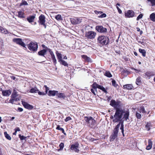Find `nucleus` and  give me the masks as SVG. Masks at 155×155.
<instances>
[{
	"mask_svg": "<svg viewBox=\"0 0 155 155\" xmlns=\"http://www.w3.org/2000/svg\"><path fill=\"white\" fill-rule=\"evenodd\" d=\"M71 119V118L70 117H67L66 118V119H65V121L66 122H67L68 121H69Z\"/></svg>",
	"mask_w": 155,
	"mask_h": 155,
	"instance_id": "obj_54",
	"label": "nucleus"
},
{
	"mask_svg": "<svg viewBox=\"0 0 155 155\" xmlns=\"http://www.w3.org/2000/svg\"><path fill=\"white\" fill-rule=\"evenodd\" d=\"M140 113H145L146 112L145 110L144 107L142 106L140 109Z\"/></svg>",
	"mask_w": 155,
	"mask_h": 155,
	"instance_id": "obj_41",
	"label": "nucleus"
},
{
	"mask_svg": "<svg viewBox=\"0 0 155 155\" xmlns=\"http://www.w3.org/2000/svg\"><path fill=\"white\" fill-rule=\"evenodd\" d=\"M8 31L5 29L4 28V30L2 33H5V34H7L8 33Z\"/></svg>",
	"mask_w": 155,
	"mask_h": 155,
	"instance_id": "obj_58",
	"label": "nucleus"
},
{
	"mask_svg": "<svg viewBox=\"0 0 155 155\" xmlns=\"http://www.w3.org/2000/svg\"><path fill=\"white\" fill-rule=\"evenodd\" d=\"M64 144L63 143H61L59 144V146L60 147V149H58V151L60 150H62L64 147Z\"/></svg>",
	"mask_w": 155,
	"mask_h": 155,
	"instance_id": "obj_40",
	"label": "nucleus"
},
{
	"mask_svg": "<svg viewBox=\"0 0 155 155\" xmlns=\"http://www.w3.org/2000/svg\"><path fill=\"white\" fill-rule=\"evenodd\" d=\"M112 84L114 87H117L118 85L116 83V82L115 80H113L112 81Z\"/></svg>",
	"mask_w": 155,
	"mask_h": 155,
	"instance_id": "obj_44",
	"label": "nucleus"
},
{
	"mask_svg": "<svg viewBox=\"0 0 155 155\" xmlns=\"http://www.w3.org/2000/svg\"><path fill=\"white\" fill-rule=\"evenodd\" d=\"M15 130L16 132H17V131H20V128L18 127H17L16 128H15Z\"/></svg>",
	"mask_w": 155,
	"mask_h": 155,
	"instance_id": "obj_62",
	"label": "nucleus"
},
{
	"mask_svg": "<svg viewBox=\"0 0 155 155\" xmlns=\"http://www.w3.org/2000/svg\"><path fill=\"white\" fill-rule=\"evenodd\" d=\"M143 15L142 14H140L137 18V20H139L141 18L143 17Z\"/></svg>",
	"mask_w": 155,
	"mask_h": 155,
	"instance_id": "obj_48",
	"label": "nucleus"
},
{
	"mask_svg": "<svg viewBox=\"0 0 155 155\" xmlns=\"http://www.w3.org/2000/svg\"><path fill=\"white\" fill-rule=\"evenodd\" d=\"M106 15L105 13H103L100 16H99V18H105L106 17Z\"/></svg>",
	"mask_w": 155,
	"mask_h": 155,
	"instance_id": "obj_51",
	"label": "nucleus"
},
{
	"mask_svg": "<svg viewBox=\"0 0 155 155\" xmlns=\"http://www.w3.org/2000/svg\"><path fill=\"white\" fill-rule=\"evenodd\" d=\"M95 13L97 14H101L102 13V12L101 11H96V12H95Z\"/></svg>",
	"mask_w": 155,
	"mask_h": 155,
	"instance_id": "obj_63",
	"label": "nucleus"
},
{
	"mask_svg": "<svg viewBox=\"0 0 155 155\" xmlns=\"http://www.w3.org/2000/svg\"><path fill=\"white\" fill-rule=\"evenodd\" d=\"M97 42L102 45H107L109 43L108 37L105 36H100L97 39Z\"/></svg>",
	"mask_w": 155,
	"mask_h": 155,
	"instance_id": "obj_2",
	"label": "nucleus"
},
{
	"mask_svg": "<svg viewBox=\"0 0 155 155\" xmlns=\"http://www.w3.org/2000/svg\"><path fill=\"white\" fill-rule=\"evenodd\" d=\"M100 85L96 84V83H94L92 84V86L93 88L95 89L96 91L97 88H99V86H100Z\"/></svg>",
	"mask_w": 155,
	"mask_h": 155,
	"instance_id": "obj_29",
	"label": "nucleus"
},
{
	"mask_svg": "<svg viewBox=\"0 0 155 155\" xmlns=\"http://www.w3.org/2000/svg\"><path fill=\"white\" fill-rule=\"evenodd\" d=\"M96 33L93 31H90L87 32L86 34V36L89 38H94L96 35Z\"/></svg>",
	"mask_w": 155,
	"mask_h": 155,
	"instance_id": "obj_9",
	"label": "nucleus"
},
{
	"mask_svg": "<svg viewBox=\"0 0 155 155\" xmlns=\"http://www.w3.org/2000/svg\"><path fill=\"white\" fill-rule=\"evenodd\" d=\"M52 58V59L54 63V65H55V64L57 63V61L55 57Z\"/></svg>",
	"mask_w": 155,
	"mask_h": 155,
	"instance_id": "obj_53",
	"label": "nucleus"
},
{
	"mask_svg": "<svg viewBox=\"0 0 155 155\" xmlns=\"http://www.w3.org/2000/svg\"><path fill=\"white\" fill-rule=\"evenodd\" d=\"M147 1L151 2L152 6L155 5V0H147Z\"/></svg>",
	"mask_w": 155,
	"mask_h": 155,
	"instance_id": "obj_45",
	"label": "nucleus"
},
{
	"mask_svg": "<svg viewBox=\"0 0 155 155\" xmlns=\"http://www.w3.org/2000/svg\"><path fill=\"white\" fill-rule=\"evenodd\" d=\"M96 29L98 32L101 33H105L107 32V28L101 26H97Z\"/></svg>",
	"mask_w": 155,
	"mask_h": 155,
	"instance_id": "obj_10",
	"label": "nucleus"
},
{
	"mask_svg": "<svg viewBox=\"0 0 155 155\" xmlns=\"http://www.w3.org/2000/svg\"><path fill=\"white\" fill-rule=\"evenodd\" d=\"M81 20L82 19L81 18L78 17H74L70 19L71 23L74 25L79 24L81 22Z\"/></svg>",
	"mask_w": 155,
	"mask_h": 155,
	"instance_id": "obj_6",
	"label": "nucleus"
},
{
	"mask_svg": "<svg viewBox=\"0 0 155 155\" xmlns=\"http://www.w3.org/2000/svg\"><path fill=\"white\" fill-rule=\"evenodd\" d=\"M148 145L146 149L147 150H150L152 147V142L150 139L148 140Z\"/></svg>",
	"mask_w": 155,
	"mask_h": 155,
	"instance_id": "obj_23",
	"label": "nucleus"
},
{
	"mask_svg": "<svg viewBox=\"0 0 155 155\" xmlns=\"http://www.w3.org/2000/svg\"><path fill=\"white\" fill-rule=\"evenodd\" d=\"M56 54L57 56L58 62L62 60V54L61 53H58V51H56Z\"/></svg>",
	"mask_w": 155,
	"mask_h": 155,
	"instance_id": "obj_25",
	"label": "nucleus"
},
{
	"mask_svg": "<svg viewBox=\"0 0 155 155\" xmlns=\"http://www.w3.org/2000/svg\"><path fill=\"white\" fill-rule=\"evenodd\" d=\"M152 127L151 123L150 122H147L145 126V127L148 131L150 130V127Z\"/></svg>",
	"mask_w": 155,
	"mask_h": 155,
	"instance_id": "obj_24",
	"label": "nucleus"
},
{
	"mask_svg": "<svg viewBox=\"0 0 155 155\" xmlns=\"http://www.w3.org/2000/svg\"><path fill=\"white\" fill-rule=\"evenodd\" d=\"M18 17L19 18H23L25 17L24 13L21 11H19L18 12Z\"/></svg>",
	"mask_w": 155,
	"mask_h": 155,
	"instance_id": "obj_26",
	"label": "nucleus"
},
{
	"mask_svg": "<svg viewBox=\"0 0 155 155\" xmlns=\"http://www.w3.org/2000/svg\"><path fill=\"white\" fill-rule=\"evenodd\" d=\"M150 18L151 21H155V13H153L150 15Z\"/></svg>",
	"mask_w": 155,
	"mask_h": 155,
	"instance_id": "obj_28",
	"label": "nucleus"
},
{
	"mask_svg": "<svg viewBox=\"0 0 155 155\" xmlns=\"http://www.w3.org/2000/svg\"><path fill=\"white\" fill-rule=\"evenodd\" d=\"M139 51V52L142 54L143 56L145 57L146 56V52L145 50L140 48Z\"/></svg>",
	"mask_w": 155,
	"mask_h": 155,
	"instance_id": "obj_30",
	"label": "nucleus"
},
{
	"mask_svg": "<svg viewBox=\"0 0 155 155\" xmlns=\"http://www.w3.org/2000/svg\"><path fill=\"white\" fill-rule=\"evenodd\" d=\"M22 104L24 107L27 109L31 110L33 108V107L32 105L29 104L25 102L22 101Z\"/></svg>",
	"mask_w": 155,
	"mask_h": 155,
	"instance_id": "obj_12",
	"label": "nucleus"
},
{
	"mask_svg": "<svg viewBox=\"0 0 155 155\" xmlns=\"http://www.w3.org/2000/svg\"><path fill=\"white\" fill-rule=\"evenodd\" d=\"M45 15L41 14L39 17V20L38 22L39 23L40 25H44L45 23Z\"/></svg>",
	"mask_w": 155,
	"mask_h": 155,
	"instance_id": "obj_11",
	"label": "nucleus"
},
{
	"mask_svg": "<svg viewBox=\"0 0 155 155\" xmlns=\"http://www.w3.org/2000/svg\"><path fill=\"white\" fill-rule=\"evenodd\" d=\"M28 48L31 51H36L38 47L37 43L35 42H31L28 45Z\"/></svg>",
	"mask_w": 155,
	"mask_h": 155,
	"instance_id": "obj_3",
	"label": "nucleus"
},
{
	"mask_svg": "<svg viewBox=\"0 0 155 155\" xmlns=\"http://www.w3.org/2000/svg\"><path fill=\"white\" fill-rule=\"evenodd\" d=\"M56 96L58 98H62L64 99L66 97V96L63 93H57Z\"/></svg>",
	"mask_w": 155,
	"mask_h": 155,
	"instance_id": "obj_22",
	"label": "nucleus"
},
{
	"mask_svg": "<svg viewBox=\"0 0 155 155\" xmlns=\"http://www.w3.org/2000/svg\"><path fill=\"white\" fill-rule=\"evenodd\" d=\"M124 89H127L128 90H130L132 89L133 87L131 84H127L124 85Z\"/></svg>",
	"mask_w": 155,
	"mask_h": 155,
	"instance_id": "obj_20",
	"label": "nucleus"
},
{
	"mask_svg": "<svg viewBox=\"0 0 155 155\" xmlns=\"http://www.w3.org/2000/svg\"><path fill=\"white\" fill-rule=\"evenodd\" d=\"M95 89H91V91L94 94V95H96V93L95 92Z\"/></svg>",
	"mask_w": 155,
	"mask_h": 155,
	"instance_id": "obj_57",
	"label": "nucleus"
},
{
	"mask_svg": "<svg viewBox=\"0 0 155 155\" xmlns=\"http://www.w3.org/2000/svg\"><path fill=\"white\" fill-rule=\"evenodd\" d=\"M136 116L137 119H140L141 117V114L140 113L137 112L136 113Z\"/></svg>",
	"mask_w": 155,
	"mask_h": 155,
	"instance_id": "obj_43",
	"label": "nucleus"
},
{
	"mask_svg": "<svg viewBox=\"0 0 155 155\" xmlns=\"http://www.w3.org/2000/svg\"><path fill=\"white\" fill-rule=\"evenodd\" d=\"M19 137L21 140H25L27 138V137H25L23 136H21V134L18 135Z\"/></svg>",
	"mask_w": 155,
	"mask_h": 155,
	"instance_id": "obj_39",
	"label": "nucleus"
},
{
	"mask_svg": "<svg viewBox=\"0 0 155 155\" xmlns=\"http://www.w3.org/2000/svg\"><path fill=\"white\" fill-rule=\"evenodd\" d=\"M18 96L17 94L16 93H13L11 95V98L15 99Z\"/></svg>",
	"mask_w": 155,
	"mask_h": 155,
	"instance_id": "obj_42",
	"label": "nucleus"
},
{
	"mask_svg": "<svg viewBox=\"0 0 155 155\" xmlns=\"http://www.w3.org/2000/svg\"><path fill=\"white\" fill-rule=\"evenodd\" d=\"M120 102L119 101H116L115 100H111L110 103V105L115 108V110L116 109L119 108L118 107L120 106Z\"/></svg>",
	"mask_w": 155,
	"mask_h": 155,
	"instance_id": "obj_5",
	"label": "nucleus"
},
{
	"mask_svg": "<svg viewBox=\"0 0 155 155\" xmlns=\"http://www.w3.org/2000/svg\"><path fill=\"white\" fill-rule=\"evenodd\" d=\"M110 118L111 119L113 120V122L114 123H116V120H115V117H114V116L111 115L110 117Z\"/></svg>",
	"mask_w": 155,
	"mask_h": 155,
	"instance_id": "obj_46",
	"label": "nucleus"
},
{
	"mask_svg": "<svg viewBox=\"0 0 155 155\" xmlns=\"http://www.w3.org/2000/svg\"><path fill=\"white\" fill-rule=\"evenodd\" d=\"M132 70H134L136 72H137L138 71H140V70L139 69H136L134 68H132Z\"/></svg>",
	"mask_w": 155,
	"mask_h": 155,
	"instance_id": "obj_60",
	"label": "nucleus"
},
{
	"mask_svg": "<svg viewBox=\"0 0 155 155\" xmlns=\"http://www.w3.org/2000/svg\"><path fill=\"white\" fill-rule=\"evenodd\" d=\"M46 52L47 50L44 49L39 51L38 52V54L41 56L45 57V55L46 54Z\"/></svg>",
	"mask_w": 155,
	"mask_h": 155,
	"instance_id": "obj_19",
	"label": "nucleus"
},
{
	"mask_svg": "<svg viewBox=\"0 0 155 155\" xmlns=\"http://www.w3.org/2000/svg\"><path fill=\"white\" fill-rule=\"evenodd\" d=\"M79 144L78 143H76L75 144H73L71 145V150L74 151L75 152L78 153L79 151L78 149Z\"/></svg>",
	"mask_w": 155,
	"mask_h": 155,
	"instance_id": "obj_8",
	"label": "nucleus"
},
{
	"mask_svg": "<svg viewBox=\"0 0 155 155\" xmlns=\"http://www.w3.org/2000/svg\"><path fill=\"white\" fill-rule=\"evenodd\" d=\"M44 88H45V92H41L38 91V93L39 95H45L47 93V92L49 90V88L48 87H47L46 85H45L44 86Z\"/></svg>",
	"mask_w": 155,
	"mask_h": 155,
	"instance_id": "obj_14",
	"label": "nucleus"
},
{
	"mask_svg": "<svg viewBox=\"0 0 155 155\" xmlns=\"http://www.w3.org/2000/svg\"><path fill=\"white\" fill-rule=\"evenodd\" d=\"M2 93L3 96H8L11 93V91L10 90H4L2 91Z\"/></svg>",
	"mask_w": 155,
	"mask_h": 155,
	"instance_id": "obj_18",
	"label": "nucleus"
},
{
	"mask_svg": "<svg viewBox=\"0 0 155 155\" xmlns=\"http://www.w3.org/2000/svg\"><path fill=\"white\" fill-rule=\"evenodd\" d=\"M14 99L13 98H12L10 99L9 101V102L11 103L12 104H13L14 102Z\"/></svg>",
	"mask_w": 155,
	"mask_h": 155,
	"instance_id": "obj_56",
	"label": "nucleus"
},
{
	"mask_svg": "<svg viewBox=\"0 0 155 155\" xmlns=\"http://www.w3.org/2000/svg\"><path fill=\"white\" fill-rule=\"evenodd\" d=\"M104 75L106 76L109 78H111L112 77V74L109 71H106V72L104 73Z\"/></svg>",
	"mask_w": 155,
	"mask_h": 155,
	"instance_id": "obj_37",
	"label": "nucleus"
},
{
	"mask_svg": "<svg viewBox=\"0 0 155 155\" xmlns=\"http://www.w3.org/2000/svg\"><path fill=\"white\" fill-rule=\"evenodd\" d=\"M18 110L19 112H22L23 110V109L21 107H18Z\"/></svg>",
	"mask_w": 155,
	"mask_h": 155,
	"instance_id": "obj_61",
	"label": "nucleus"
},
{
	"mask_svg": "<svg viewBox=\"0 0 155 155\" xmlns=\"http://www.w3.org/2000/svg\"><path fill=\"white\" fill-rule=\"evenodd\" d=\"M56 129L61 131L62 133H63L64 135H66V133L65 132L64 129L60 127V125H58L57 126Z\"/></svg>",
	"mask_w": 155,
	"mask_h": 155,
	"instance_id": "obj_33",
	"label": "nucleus"
},
{
	"mask_svg": "<svg viewBox=\"0 0 155 155\" xmlns=\"http://www.w3.org/2000/svg\"><path fill=\"white\" fill-rule=\"evenodd\" d=\"M28 5V4L27 2H26V1H24L22 2V3H21V5Z\"/></svg>",
	"mask_w": 155,
	"mask_h": 155,
	"instance_id": "obj_50",
	"label": "nucleus"
},
{
	"mask_svg": "<svg viewBox=\"0 0 155 155\" xmlns=\"http://www.w3.org/2000/svg\"><path fill=\"white\" fill-rule=\"evenodd\" d=\"M116 8L118 10V12L120 13V14H121V13H122V11L118 7V6H116Z\"/></svg>",
	"mask_w": 155,
	"mask_h": 155,
	"instance_id": "obj_55",
	"label": "nucleus"
},
{
	"mask_svg": "<svg viewBox=\"0 0 155 155\" xmlns=\"http://www.w3.org/2000/svg\"><path fill=\"white\" fill-rule=\"evenodd\" d=\"M145 76L146 77H149L151 75V73L149 72H147L145 73Z\"/></svg>",
	"mask_w": 155,
	"mask_h": 155,
	"instance_id": "obj_47",
	"label": "nucleus"
},
{
	"mask_svg": "<svg viewBox=\"0 0 155 155\" xmlns=\"http://www.w3.org/2000/svg\"><path fill=\"white\" fill-rule=\"evenodd\" d=\"M82 58L84 59L85 61H90L91 60V59L89 57L85 55H82L81 56Z\"/></svg>",
	"mask_w": 155,
	"mask_h": 155,
	"instance_id": "obj_31",
	"label": "nucleus"
},
{
	"mask_svg": "<svg viewBox=\"0 0 155 155\" xmlns=\"http://www.w3.org/2000/svg\"><path fill=\"white\" fill-rule=\"evenodd\" d=\"M136 82L137 85H140L141 84V78L140 77H138L136 79Z\"/></svg>",
	"mask_w": 155,
	"mask_h": 155,
	"instance_id": "obj_32",
	"label": "nucleus"
},
{
	"mask_svg": "<svg viewBox=\"0 0 155 155\" xmlns=\"http://www.w3.org/2000/svg\"><path fill=\"white\" fill-rule=\"evenodd\" d=\"M58 93V91H51L50 90L49 91L48 93H47L48 95L50 96H54L55 95H56L57 93Z\"/></svg>",
	"mask_w": 155,
	"mask_h": 155,
	"instance_id": "obj_15",
	"label": "nucleus"
},
{
	"mask_svg": "<svg viewBox=\"0 0 155 155\" xmlns=\"http://www.w3.org/2000/svg\"><path fill=\"white\" fill-rule=\"evenodd\" d=\"M60 64L62 65H64L65 66H68V63L62 60L60 61H59Z\"/></svg>",
	"mask_w": 155,
	"mask_h": 155,
	"instance_id": "obj_34",
	"label": "nucleus"
},
{
	"mask_svg": "<svg viewBox=\"0 0 155 155\" xmlns=\"http://www.w3.org/2000/svg\"><path fill=\"white\" fill-rule=\"evenodd\" d=\"M99 89L103 91L106 94L107 93L106 90L102 86L100 85V86H99Z\"/></svg>",
	"mask_w": 155,
	"mask_h": 155,
	"instance_id": "obj_36",
	"label": "nucleus"
},
{
	"mask_svg": "<svg viewBox=\"0 0 155 155\" xmlns=\"http://www.w3.org/2000/svg\"><path fill=\"white\" fill-rule=\"evenodd\" d=\"M118 136V134L114 133L113 132L112 133V135L110 137V140L111 141H113L116 138H117Z\"/></svg>",
	"mask_w": 155,
	"mask_h": 155,
	"instance_id": "obj_21",
	"label": "nucleus"
},
{
	"mask_svg": "<svg viewBox=\"0 0 155 155\" xmlns=\"http://www.w3.org/2000/svg\"><path fill=\"white\" fill-rule=\"evenodd\" d=\"M129 115V112L128 111L125 112L123 110L120 108H117L114 114L115 120L116 123L119 122L118 123H120L121 127L120 129L121 130V132L123 136H124V121L122 120L124 119L125 120H127L128 119Z\"/></svg>",
	"mask_w": 155,
	"mask_h": 155,
	"instance_id": "obj_1",
	"label": "nucleus"
},
{
	"mask_svg": "<svg viewBox=\"0 0 155 155\" xmlns=\"http://www.w3.org/2000/svg\"><path fill=\"white\" fill-rule=\"evenodd\" d=\"M51 55V58H53L55 57L54 55L53 52L52 51L49 53Z\"/></svg>",
	"mask_w": 155,
	"mask_h": 155,
	"instance_id": "obj_52",
	"label": "nucleus"
},
{
	"mask_svg": "<svg viewBox=\"0 0 155 155\" xmlns=\"http://www.w3.org/2000/svg\"><path fill=\"white\" fill-rule=\"evenodd\" d=\"M120 123H118V124L116 126L115 128L114 129L113 132L118 135V133L119 130V128L120 125Z\"/></svg>",
	"mask_w": 155,
	"mask_h": 155,
	"instance_id": "obj_17",
	"label": "nucleus"
},
{
	"mask_svg": "<svg viewBox=\"0 0 155 155\" xmlns=\"http://www.w3.org/2000/svg\"><path fill=\"white\" fill-rule=\"evenodd\" d=\"M4 134L5 137L6 139L8 140H11V137L10 136V135L7 134L6 132H4Z\"/></svg>",
	"mask_w": 155,
	"mask_h": 155,
	"instance_id": "obj_35",
	"label": "nucleus"
},
{
	"mask_svg": "<svg viewBox=\"0 0 155 155\" xmlns=\"http://www.w3.org/2000/svg\"><path fill=\"white\" fill-rule=\"evenodd\" d=\"M4 28H3L0 26V31L2 33L3 31L4 30Z\"/></svg>",
	"mask_w": 155,
	"mask_h": 155,
	"instance_id": "obj_64",
	"label": "nucleus"
},
{
	"mask_svg": "<svg viewBox=\"0 0 155 155\" xmlns=\"http://www.w3.org/2000/svg\"><path fill=\"white\" fill-rule=\"evenodd\" d=\"M13 41L23 47L25 48V43L22 41V40L20 38H15L13 39Z\"/></svg>",
	"mask_w": 155,
	"mask_h": 155,
	"instance_id": "obj_7",
	"label": "nucleus"
},
{
	"mask_svg": "<svg viewBox=\"0 0 155 155\" xmlns=\"http://www.w3.org/2000/svg\"><path fill=\"white\" fill-rule=\"evenodd\" d=\"M38 91V90L37 87H34L31 89L30 91V92L31 93H37Z\"/></svg>",
	"mask_w": 155,
	"mask_h": 155,
	"instance_id": "obj_27",
	"label": "nucleus"
},
{
	"mask_svg": "<svg viewBox=\"0 0 155 155\" xmlns=\"http://www.w3.org/2000/svg\"><path fill=\"white\" fill-rule=\"evenodd\" d=\"M125 16L129 18L132 17L134 15V12L132 10H129L125 14Z\"/></svg>",
	"mask_w": 155,
	"mask_h": 155,
	"instance_id": "obj_13",
	"label": "nucleus"
},
{
	"mask_svg": "<svg viewBox=\"0 0 155 155\" xmlns=\"http://www.w3.org/2000/svg\"><path fill=\"white\" fill-rule=\"evenodd\" d=\"M84 120L87 122L89 124L91 127H92L93 126L95 125V121L92 117H85Z\"/></svg>",
	"mask_w": 155,
	"mask_h": 155,
	"instance_id": "obj_4",
	"label": "nucleus"
},
{
	"mask_svg": "<svg viewBox=\"0 0 155 155\" xmlns=\"http://www.w3.org/2000/svg\"><path fill=\"white\" fill-rule=\"evenodd\" d=\"M35 17V15H31L27 18V20L29 22L31 23L34 21V20Z\"/></svg>",
	"mask_w": 155,
	"mask_h": 155,
	"instance_id": "obj_16",
	"label": "nucleus"
},
{
	"mask_svg": "<svg viewBox=\"0 0 155 155\" xmlns=\"http://www.w3.org/2000/svg\"><path fill=\"white\" fill-rule=\"evenodd\" d=\"M14 99L15 101H18L20 100V99H21V97H20V96H19L18 97H17L16 98H15Z\"/></svg>",
	"mask_w": 155,
	"mask_h": 155,
	"instance_id": "obj_49",
	"label": "nucleus"
},
{
	"mask_svg": "<svg viewBox=\"0 0 155 155\" xmlns=\"http://www.w3.org/2000/svg\"><path fill=\"white\" fill-rule=\"evenodd\" d=\"M45 49H45V50H47V51H48L49 52V53H50V52H51V51H51V50L50 49V48H48L47 47H46Z\"/></svg>",
	"mask_w": 155,
	"mask_h": 155,
	"instance_id": "obj_59",
	"label": "nucleus"
},
{
	"mask_svg": "<svg viewBox=\"0 0 155 155\" xmlns=\"http://www.w3.org/2000/svg\"><path fill=\"white\" fill-rule=\"evenodd\" d=\"M56 19L58 21L62 20L61 15H58L55 17Z\"/></svg>",
	"mask_w": 155,
	"mask_h": 155,
	"instance_id": "obj_38",
	"label": "nucleus"
}]
</instances>
